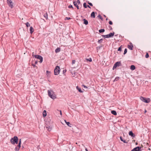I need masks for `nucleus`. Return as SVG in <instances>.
Returning <instances> with one entry per match:
<instances>
[{
	"label": "nucleus",
	"mask_w": 151,
	"mask_h": 151,
	"mask_svg": "<svg viewBox=\"0 0 151 151\" xmlns=\"http://www.w3.org/2000/svg\"><path fill=\"white\" fill-rule=\"evenodd\" d=\"M48 95L51 99H54L56 98V96L54 91L51 89L48 90L47 91Z\"/></svg>",
	"instance_id": "1"
},
{
	"label": "nucleus",
	"mask_w": 151,
	"mask_h": 151,
	"mask_svg": "<svg viewBox=\"0 0 151 151\" xmlns=\"http://www.w3.org/2000/svg\"><path fill=\"white\" fill-rule=\"evenodd\" d=\"M18 141V139L17 136H14L13 138H12L10 139V142L13 144L15 143L17 144Z\"/></svg>",
	"instance_id": "2"
},
{
	"label": "nucleus",
	"mask_w": 151,
	"mask_h": 151,
	"mask_svg": "<svg viewBox=\"0 0 151 151\" xmlns=\"http://www.w3.org/2000/svg\"><path fill=\"white\" fill-rule=\"evenodd\" d=\"M60 71V68L58 66H56L54 70V74L55 75H58Z\"/></svg>",
	"instance_id": "3"
},
{
	"label": "nucleus",
	"mask_w": 151,
	"mask_h": 151,
	"mask_svg": "<svg viewBox=\"0 0 151 151\" xmlns=\"http://www.w3.org/2000/svg\"><path fill=\"white\" fill-rule=\"evenodd\" d=\"M114 34V32L112 33L111 32L108 35H102V36L105 38H108L113 37Z\"/></svg>",
	"instance_id": "4"
},
{
	"label": "nucleus",
	"mask_w": 151,
	"mask_h": 151,
	"mask_svg": "<svg viewBox=\"0 0 151 151\" xmlns=\"http://www.w3.org/2000/svg\"><path fill=\"white\" fill-rule=\"evenodd\" d=\"M35 58L40 60V63H41L43 60V58L40 55H35Z\"/></svg>",
	"instance_id": "5"
},
{
	"label": "nucleus",
	"mask_w": 151,
	"mask_h": 151,
	"mask_svg": "<svg viewBox=\"0 0 151 151\" xmlns=\"http://www.w3.org/2000/svg\"><path fill=\"white\" fill-rule=\"evenodd\" d=\"M7 3L9 6L11 8L13 7V3L11 0H7Z\"/></svg>",
	"instance_id": "6"
},
{
	"label": "nucleus",
	"mask_w": 151,
	"mask_h": 151,
	"mask_svg": "<svg viewBox=\"0 0 151 151\" xmlns=\"http://www.w3.org/2000/svg\"><path fill=\"white\" fill-rule=\"evenodd\" d=\"M121 64V63L120 62H118L116 63L114 65L113 69L114 68H116L117 66H119L120 65V64Z\"/></svg>",
	"instance_id": "7"
},
{
	"label": "nucleus",
	"mask_w": 151,
	"mask_h": 151,
	"mask_svg": "<svg viewBox=\"0 0 151 151\" xmlns=\"http://www.w3.org/2000/svg\"><path fill=\"white\" fill-rule=\"evenodd\" d=\"M140 149L141 147H137L134 148L131 151H138L140 150Z\"/></svg>",
	"instance_id": "8"
},
{
	"label": "nucleus",
	"mask_w": 151,
	"mask_h": 151,
	"mask_svg": "<svg viewBox=\"0 0 151 151\" xmlns=\"http://www.w3.org/2000/svg\"><path fill=\"white\" fill-rule=\"evenodd\" d=\"M130 45H128L127 47L130 50H132L133 49V46L132 44V43H130Z\"/></svg>",
	"instance_id": "9"
},
{
	"label": "nucleus",
	"mask_w": 151,
	"mask_h": 151,
	"mask_svg": "<svg viewBox=\"0 0 151 151\" xmlns=\"http://www.w3.org/2000/svg\"><path fill=\"white\" fill-rule=\"evenodd\" d=\"M129 135L131 136L132 137H135V135L133 133L132 131H130L129 133Z\"/></svg>",
	"instance_id": "10"
},
{
	"label": "nucleus",
	"mask_w": 151,
	"mask_h": 151,
	"mask_svg": "<svg viewBox=\"0 0 151 151\" xmlns=\"http://www.w3.org/2000/svg\"><path fill=\"white\" fill-rule=\"evenodd\" d=\"M73 4L74 5L77 7V9H79V7L78 6V4L76 3V1L73 2Z\"/></svg>",
	"instance_id": "11"
},
{
	"label": "nucleus",
	"mask_w": 151,
	"mask_h": 151,
	"mask_svg": "<svg viewBox=\"0 0 151 151\" xmlns=\"http://www.w3.org/2000/svg\"><path fill=\"white\" fill-rule=\"evenodd\" d=\"M83 20L84 22V24L86 25H87L88 24V22L87 20L86 19H83Z\"/></svg>",
	"instance_id": "12"
},
{
	"label": "nucleus",
	"mask_w": 151,
	"mask_h": 151,
	"mask_svg": "<svg viewBox=\"0 0 151 151\" xmlns=\"http://www.w3.org/2000/svg\"><path fill=\"white\" fill-rule=\"evenodd\" d=\"M30 33L32 34L34 30L32 27H30Z\"/></svg>",
	"instance_id": "13"
},
{
	"label": "nucleus",
	"mask_w": 151,
	"mask_h": 151,
	"mask_svg": "<svg viewBox=\"0 0 151 151\" xmlns=\"http://www.w3.org/2000/svg\"><path fill=\"white\" fill-rule=\"evenodd\" d=\"M60 48L59 47L57 48L55 50V52L56 53H58L60 52Z\"/></svg>",
	"instance_id": "14"
},
{
	"label": "nucleus",
	"mask_w": 151,
	"mask_h": 151,
	"mask_svg": "<svg viewBox=\"0 0 151 151\" xmlns=\"http://www.w3.org/2000/svg\"><path fill=\"white\" fill-rule=\"evenodd\" d=\"M130 68L132 70H133L135 69V67L134 65H132L131 66Z\"/></svg>",
	"instance_id": "15"
},
{
	"label": "nucleus",
	"mask_w": 151,
	"mask_h": 151,
	"mask_svg": "<svg viewBox=\"0 0 151 151\" xmlns=\"http://www.w3.org/2000/svg\"><path fill=\"white\" fill-rule=\"evenodd\" d=\"M47 115L46 111L44 110L43 112V116L44 117H45Z\"/></svg>",
	"instance_id": "16"
},
{
	"label": "nucleus",
	"mask_w": 151,
	"mask_h": 151,
	"mask_svg": "<svg viewBox=\"0 0 151 151\" xmlns=\"http://www.w3.org/2000/svg\"><path fill=\"white\" fill-rule=\"evenodd\" d=\"M150 101V99L149 98H147V99H146L145 101H144V102L146 103H149Z\"/></svg>",
	"instance_id": "17"
},
{
	"label": "nucleus",
	"mask_w": 151,
	"mask_h": 151,
	"mask_svg": "<svg viewBox=\"0 0 151 151\" xmlns=\"http://www.w3.org/2000/svg\"><path fill=\"white\" fill-rule=\"evenodd\" d=\"M111 113L114 115H117V113L116 111L114 110H112L111 111Z\"/></svg>",
	"instance_id": "18"
},
{
	"label": "nucleus",
	"mask_w": 151,
	"mask_h": 151,
	"mask_svg": "<svg viewBox=\"0 0 151 151\" xmlns=\"http://www.w3.org/2000/svg\"><path fill=\"white\" fill-rule=\"evenodd\" d=\"M76 89L80 92L82 93L83 92V91L81 90V88H79L78 86L76 87Z\"/></svg>",
	"instance_id": "19"
},
{
	"label": "nucleus",
	"mask_w": 151,
	"mask_h": 151,
	"mask_svg": "<svg viewBox=\"0 0 151 151\" xmlns=\"http://www.w3.org/2000/svg\"><path fill=\"white\" fill-rule=\"evenodd\" d=\"M146 99L145 98H144L143 97L141 96L140 97V99L143 101L144 102V101H145Z\"/></svg>",
	"instance_id": "20"
},
{
	"label": "nucleus",
	"mask_w": 151,
	"mask_h": 151,
	"mask_svg": "<svg viewBox=\"0 0 151 151\" xmlns=\"http://www.w3.org/2000/svg\"><path fill=\"white\" fill-rule=\"evenodd\" d=\"M120 139L124 143H127V142L125 140L123 139L122 137H120Z\"/></svg>",
	"instance_id": "21"
},
{
	"label": "nucleus",
	"mask_w": 151,
	"mask_h": 151,
	"mask_svg": "<svg viewBox=\"0 0 151 151\" xmlns=\"http://www.w3.org/2000/svg\"><path fill=\"white\" fill-rule=\"evenodd\" d=\"M91 17H93V18L95 17V12H92L91 14Z\"/></svg>",
	"instance_id": "22"
},
{
	"label": "nucleus",
	"mask_w": 151,
	"mask_h": 151,
	"mask_svg": "<svg viewBox=\"0 0 151 151\" xmlns=\"http://www.w3.org/2000/svg\"><path fill=\"white\" fill-rule=\"evenodd\" d=\"M47 14V13H46L44 14V17L46 18V19H48Z\"/></svg>",
	"instance_id": "23"
},
{
	"label": "nucleus",
	"mask_w": 151,
	"mask_h": 151,
	"mask_svg": "<svg viewBox=\"0 0 151 151\" xmlns=\"http://www.w3.org/2000/svg\"><path fill=\"white\" fill-rule=\"evenodd\" d=\"M21 139H20L19 140V142L18 144V145L17 146L18 147H19V148H20V145H21Z\"/></svg>",
	"instance_id": "24"
},
{
	"label": "nucleus",
	"mask_w": 151,
	"mask_h": 151,
	"mask_svg": "<svg viewBox=\"0 0 151 151\" xmlns=\"http://www.w3.org/2000/svg\"><path fill=\"white\" fill-rule=\"evenodd\" d=\"M64 121L65 123L67 124L69 127H71V126H70V123L69 122H67L66 120H64Z\"/></svg>",
	"instance_id": "25"
},
{
	"label": "nucleus",
	"mask_w": 151,
	"mask_h": 151,
	"mask_svg": "<svg viewBox=\"0 0 151 151\" xmlns=\"http://www.w3.org/2000/svg\"><path fill=\"white\" fill-rule=\"evenodd\" d=\"M105 31V30L104 29H100L99 30V32L100 33L103 32Z\"/></svg>",
	"instance_id": "26"
},
{
	"label": "nucleus",
	"mask_w": 151,
	"mask_h": 151,
	"mask_svg": "<svg viewBox=\"0 0 151 151\" xmlns=\"http://www.w3.org/2000/svg\"><path fill=\"white\" fill-rule=\"evenodd\" d=\"M20 148L19 147H18L17 146L15 148V151H18L19 150Z\"/></svg>",
	"instance_id": "27"
},
{
	"label": "nucleus",
	"mask_w": 151,
	"mask_h": 151,
	"mask_svg": "<svg viewBox=\"0 0 151 151\" xmlns=\"http://www.w3.org/2000/svg\"><path fill=\"white\" fill-rule=\"evenodd\" d=\"M50 73V72L48 71L47 70L46 71V75L47 76H49Z\"/></svg>",
	"instance_id": "28"
},
{
	"label": "nucleus",
	"mask_w": 151,
	"mask_h": 151,
	"mask_svg": "<svg viewBox=\"0 0 151 151\" xmlns=\"http://www.w3.org/2000/svg\"><path fill=\"white\" fill-rule=\"evenodd\" d=\"M46 128H47V130L49 131H51L52 129L49 126L46 127Z\"/></svg>",
	"instance_id": "29"
},
{
	"label": "nucleus",
	"mask_w": 151,
	"mask_h": 151,
	"mask_svg": "<svg viewBox=\"0 0 151 151\" xmlns=\"http://www.w3.org/2000/svg\"><path fill=\"white\" fill-rule=\"evenodd\" d=\"M86 60L87 61H89V62H91L92 61V59L90 58L88 59L86 58Z\"/></svg>",
	"instance_id": "30"
},
{
	"label": "nucleus",
	"mask_w": 151,
	"mask_h": 151,
	"mask_svg": "<svg viewBox=\"0 0 151 151\" xmlns=\"http://www.w3.org/2000/svg\"><path fill=\"white\" fill-rule=\"evenodd\" d=\"M119 79V77H117L115 78V79L114 80V81H117Z\"/></svg>",
	"instance_id": "31"
},
{
	"label": "nucleus",
	"mask_w": 151,
	"mask_h": 151,
	"mask_svg": "<svg viewBox=\"0 0 151 151\" xmlns=\"http://www.w3.org/2000/svg\"><path fill=\"white\" fill-rule=\"evenodd\" d=\"M25 24H26V26L27 27H28L29 26H30V24L28 22L26 23Z\"/></svg>",
	"instance_id": "32"
},
{
	"label": "nucleus",
	"mask_w": 151,
	"mask_h": 151,
	"mask_svg": "<svg viewBox=\"0 0 151 151\" xmlns=\"http://www.w3.org/2000/svg\"><path fill=\"white\" fill-rule=\"evenodd\" d=\"M103 39H101L100 40H98V43H101L103 41Z\"/></svg>",
	"instance_id": "33"
},
{
	"label": "nucleus",
	"mask_w": 151,
	"mask_h": 151,
	"mask_svg": "<svg viewBox=\"0 0 151 151\" xmlns=\"http://www.w3.org/2000/svg\"><path fill=\"white\" fill-rule=\"evenodd\" d=\"M83 6L85 8H86L87 7V6L86 5V3H84L83 4Z\"/></svg>",
	"instance_id": "34"
},
{
	"label": "nucleus",
	"mask_w": 151,
	"mask_h": 151,
	"mask_svg": "<svg viewBox=\"0 0 151 151\" xmlns=\"http://www.w3.org/2000/svg\"><path fill=\"white\" fill-rule=\"evenodd\" d=\"M127 49L126 48L124 50V54L125 55V54H126L127 53Z\"/></svg>",
	"instance_id": "35"
},
{
	"label": "nucleus",
	"mask_w": 151,
	"mask_h": 151,
	"mask_svg": "<svg viewBox=\"0 0 151 151\" xmlns=\"http://www.w3.org/2000/svg\"><path fill=\"white\" fill-rule=\"evenodd\" d=\"M145 57L146 58H147L149 57V55L147 53H146V54Z\"/></svg>",
	"instance_id": "36"
},
{
	"label": "nucleus",
	"mask_w": 151,
	"mask_h": 151,
	"mask_svg": "<svg viewBox=\"0 0 151 151\" xmlns=\"http://www.w3.org/2000/svg\"><path fill=\"white\" fill-rule=\"evenodd\" d=\"M68 7L69 8H72L73 9V8L72 6V5H69V6H68Z\"/></svg>",
	"instance_id": "37"
},
{
	"label": "nucleus",
	"mask_w": 151,
	"mask_h": 151,
	"mask_svg": "<svg viewBox=\"0 0 151 151\" xmlns=\"http://www.w3.org/2000/svg\"><path fill=\"white\" fill-rule=\"evenodd\" d=\"M76 2L78 4H79L80 3V1L79 0H78L76 1Z\"/></svg>",
	"instance_id": "38"
},
{
	"label": "nucleus",
	"mask_w": 151,
	"mask_h": 151,
	"mask_svg": "<svg viewBox=\"0 0 151 151\" xmlns=\"http://www.w3.org/2000/svg\"><path fill=\"white\" fill-rule=\"evenodd\" d=\"M70 19V17H66L65 18V19L66 20V19L67 20H69Z\"/></svg>",
	"instance_id": "39"
},
{
	"label": "nucleus",
	"mask_w": 151,
	"mask_h": 151,
	"mask_svg": "<svg viewBox=\"0 0 151 151\" xmlns=\"http://www.w3.org/2000/svg\"><path fill=\"white\" fill-rule=\"evenodd\" d=\"M122 50V49H121V47H119L118 49V51H121V50Z\"/></svg>",
	"instance_id": "40"
},
{
	"label": "nucleus",
	"mask_w": 151,
	"mask_h": 151,
	"mask_svg": "<svg viewBox=\"0 0 151 151\" xmlns=\"http://www.w3.org/2000/svg\"><path fill=\"white\" fill-rule=\"evenodd\" d=\"M109 23L110 25H112L113 24V23H112V22L111 21H109Z\"/></svg>",
	"instance_id": "41"
},
{
	"label": "nucleus",
	"mask_w": 151,
	"mask_h": 151,
	"mask_svg": "<svg viewBox=\"0 0 151 151\" xmlns=\"http://www.w3.org/2000/svg\"><path fill=\"white\" fill-rule=\"evenodd\" d=\"M88 4H89L90 6H93V4H92L91 3H90V2H88Z\"/></svg>",
	"instance_id": "42"
},
{
	"label": "nucleus",
	"mask_w": 151,
	"mask_h": 151,
	"mask_svg": "<svg viewBox=\"0 0 151 151\" xmlns=\"http://www.w3.org/2000/svg\"><path fill=\"white\" fill-rule=\"evenodd\" d=\"M75 62H76V61L75 60H73L72 62V64H74L75 63Z\"/></svg>",
	"instance_id": "43"
},
{
	"label": "nucleus",
	"mask_w": 151,
	"mask_h": 151,
	"mask_svg": "<svg viewBox=\"0 0 151 151\" xmlns=\"http://www.w3.org/2000/svg\"><path fill=\"white\" fill-rule=\"evenodd\" d=\"M66 71V70H63V73L64 74L65 73Z\"/></svg>",
	"instance_id": "44"
},
{
	"label": "nucleus",
	"mask_w": 151,
	"mask_h": 151,
	"mask_svg": "<svg viewBox=\"0 0 151 151\" xmlns=\"http://www.w3.org/2000/svg\"><path fill=\"white\" fill-rule=\"evenodd\" d=\"M98 17L100 18V19H102V17H101V15H99L98 16Z\"/></svg>",
	"instance_id": "45"
},
{
	"label": "nucleus",
	"mask_w": 151,
	"mask_h": 151,
	"mask_svg": "<svg viewBox=\"0 0 151 151\" xmlns=\"http://www.w3.org/2000/svg\"><path fill=\"white\" fill-rule=\"evenodd\" d=\"M82 86H83L84 88H87V87L86 86H85V85H82Z\"/></svg>",
	"instance_id": "46"
},
{
	"label": "nucleus",
	"mask_w": 151,
	"mask_h": 151,
	"mask_svg": "<svg viewBox=\"0 0 151 151\" xmlns=\"http://www.w3.org/2000/svg\"><path fill=\"white\" fill-rule=\"evenodd\" d=\"M60 115H61L62 113V111L61 110H60Z\"/></svg>",
	"instance_id": "47"
},
{
	"label": "nucleus",
	"mask_w": 151,
	"mask_h": 151,
	"mask_svg": "<svg viewBox=\"0 0 151 151\" xmlns=\"http://www.w3.org/2000/svg\"><path fill=\"white\" fill-rule=\"evenodd\" d=\"M87 7H88L90 8H91V7L90 6H89V5H87Z\"/></svg>",
	"instance_id": "48"
},
{
	"label": "nucleus",
	"mask_w": 151,
	"mask_h": 151,
	"mask_svg": "<svg viewBox=\"0 0 151 151\" xmlns=\"http://www.w3.org/2000/svg\"><path fill=\"white\" fill-rule=\"evenodd\" d=\"M109 27L110 28H111V29H112L111 27V26H109Z\"/></svg>",
	"instance_id": "49"
},
{
	"label": "nucleus",
	"mask_w": 151,
	"mask_h": 151,
	"mask_svg": "<svg viewBox=\"0 0 151 151\" xmlns=\"http://www.w3.org/2000/svg\"><path fill=\"white\" fill-rule=\"evenodd\" d=\"M85 150H86V151H88L87 149H86Z\"/></svg>",
	"instance_id": "50"
},
{
	"label": "nucleus",
	"mask_w": 151,
	"mask_h": 151,
	"mask_svg": "<svg viewBox=\"0 0 151 151\" xmlns=\"http://www.w3.org/2000/svg\"><path fill=\"white\" fill-rule=\"evenodd\" d=\"M101 47H97V48H98H98H100Z\"/></svg>",
	"instance_id": "51"
},
{
	"label": "nucleus",
	"mask_w": 151,
	"mask_h": 151,
	"mask_svg": "<svg viewBox=\"0 0 151 151\" xmlns=\"http://www.w3.org/2000/svg\"><path fill=\"white\" fill-rule=\"evenodd\" d=\"M147 111L146 110H145V113Z\"/></svg>",
	"instance_id": "52"
},
{
	"label": "nucleus",
	"mask_w": 151,
	"mask_h": 151,
	"mask_svg": "<svg viewBox=\"0 0 151 151\" xmlns=\"http://www.w3.org/2000/svg\"><path fill=\"white\" fill-rule=\"evenodd\" d=\"M33 55H34V52H33L32 53V56H33Z\"/></svg>",
	"instance_id": "53"
},
{
	"label": "nucleus",
	"mask_w": 151,
	"mask_h": 151,
	"mask_svg": "<svg viewBox=\"0 0 151 151\" xmlns=\"http://www.w3.org/2000/svg\"><path fill=\"white\" fill-rule=\"evenodd\" d=\"M106 20H108V19H107V18H106Z\"/></svg>",
	"instance_id": "54"
},
{
	"label": "nucleus",
	"mask_w": 151,
	"mask_h": 151,
	"mask_svg": "<svg viewBox=\"0 0 151 151\" xmlns=\"http://www.w3.org/2000/svg\"><path fill=\"white\" fill-rule=\"evenodd\" d=\"M104 17H106V16L105 15H104Z\"/></svg>",
	"instance_id": "55"
}]
</instances>
